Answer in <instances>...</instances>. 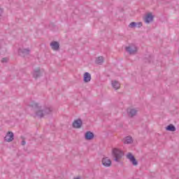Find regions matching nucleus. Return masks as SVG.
<instances>
[{
    "label": "nucleus",
    "instance_id": "f257e3e1",
    "mask_svg": "<svg viewBox=\"0 0 179 179\" xmlns=\"http://www.w3.org/2000/svg\"><path fill=\"white\" fill-rule=\"evenodd\" d=\"M31 107L34 108L36 111V117L38 118H43V117H45V115H48L52 110L50 109V108H46L45 109L42 108L41 106H38V104L36 103H32L31 104Z\"/></svg>",
    "mask_w": 179,
    "mask_h": 179
},
{
    "label": "nucleus",
    "instance_id": "f03ea898",
    "mask_svg": "<svg viewBox=\"0 0 179 179\" xmlns=\"http://www.w3.org/2000/svg\"><path fill=\"white\" fill-rule=\"evenodd\" d=\"M111 153L115 162H121V159L124 156V151L120 148H114L112 149Z\"/></svg>",
    "mask_w": 179,
    "mask_h": 179
},
{
    "label": "nucleus",
    "instance_id": "7ed1b4c3",
    "mask_svg": "<svg viewBox=\"0 0 179 179\" xmlns=\"http://www.w3.org/2000/svg\"><path fill=\"white\" fill-rule=\"evenodd\" d=\"M127 159H128L130 163H131V164H133L134 166H138V160L136 159V158H135V156H134L132 153L131 152L127 153Z\"/></svg>",
    "mask_w": 179,
    "mask_h": 179
},
{
    "label": "nucleus",
    "instance_id": "20e7f679",
    "mask_svg": "<svg viewBox=\"0 0 179 179\" xmlns=\"http://www.w3.org/2000/svg\"><path fill=\"white\" fill-rule=\"evenodd\" d=\"M126 51H127L129 54H136V52H138V48H136L135 45H130L126 48Z\"/></svg>",
    "mask_w": 179,
    "mask_h": 179
},
{
    "label": "nucleus",
    "instance_id": "39448f33",
    "mask_svg": "<svg viewBox=\"0 0 179 179\" xmlns=\"http://www.w3.org/2000/svg\"><path fill=\"white\" fill-rule=\"evenodd\" d=\"M101 164L104 167H111V159L105 157L102 159Z\"/></svg>",
    "mask_w": 179,
    "mask_h": 179
},
{
    "label": "nucleus",
    "instance_id": "423d86ee",
    "mask_svg": "<svg viewBox=\"0 0 179 179\" xmlns=\"http://www.w3.org/2000/svg\"><path fill=\"white\" fill-rule=\"evenodd\" d=\"M154 17H155L152 13H148L144 17V21L146 23H151V22H153Z\"/></svg>",
    "mask_w": 179,
    "mask_h": 179
},
{
    "label": "nucleus",
    "instance_id": "0eeeda50",
    "mask_svg": "<svg viewBox=\"0 0 179 179\" xmlns=\"http://www.w3.org/2000/svg\"><path fill=\"white\" fill-rule=\"evenodd\" d=\"M14 139V135H13V132L12 131H8L6 136L4 137V140L6 142H12V141H13Z\"/></svg>",
    "mask_w": 179,
    "mask_h": 179
},
{
    "label": "nucleus",
    "instance_id": "6e6552de",
    "mask_svg": "<svg viewBox=\"0 0 179 179\" xmlns=\"http://www.w3.org/2000/svg\"><path fill=\"white\" fill-rule=\"evenodd\" d=\"M82 120L80 119L76 120L73 122V128L79 129V128H82Z\"/></svg>",
    "mask_w": 179,
    "mask_h": 179
},
{
    "label": "nucleus",
    "instance_id": "1a4fd4ad",
    "mask_svg": "<svg viewBox=\"0 0 179 179\" xmlns=\"http://www.w3.org/2000/svg\"><path fill=\"white\" fill-rule=\"evenodd\" d=\"M90 80H92V75L88 73V72H85L83 74V81L85 83H89V82H90Z\"/></svg>",
    "mask_w": 179,
    "mask_h": 179
},
{
    "label": "nucleus",
    "instance_id": "9d476101",
    "mask_svg": "<svg viewBox=\"0 0 179 179\" xmlns=\"http://www.w3.org/2000/svg\"><path fill=\"white\" fill-rule=\"evenodd\" d=\"M50 47L54 51H58V50H59V43L57 41H52L50 43Z\"/></svg>",
    "mask_w": 179,
    "mask_h": 179
},
{
    "label": "nucleus",
    "instance_id": "9b49d317",
    "mask_svg": "<svg viewBox=\"0 0 179 179\" xmlns=\"http://www.w3.org/2000/svg\"><path fill=\"white\" fill-rule=\"evenodd\" d=\"M136 113H138V111L134 108H129L127 109V114L129 117H134V115H136Z\"/></svg>",
    "mask_w": 179,
    "mask_h": 179
},
{
    "label": "nucleus",
    "instance_id": "f8f14e48",
    "mask_svg": "<svg viewBox=\"0 0 179 179\" xmlns=\"http://www.w3.org/2000/svg\"><path fill=\"white\" fill-rule=\"evenodd\" d=\"M33 76L35 79H37V78H40V76H41V71L39 68H37L34 71Z\"/></svg>",
    "mask_w": 179,
    "mask_h": 179
},
{
    "label": "nucleus",
    "instance_id": "ddd939ff",
    "mask_svg": "<svg viewBox=\"0 0 179 179\" xmlns=\"http://www.w3.org/2000/svg\"><path fill=\"white\" fill-rule=\"evenodd\" d=\"M112 87L115 89V90H118L120 87H121V84L117 80H112L111 81Z\"/></svg>",
    "mask_w": 179,
    "mask_h": 179
},
{
    "label": "nucleus",
    "instance_id": "4468645a",
    "mask_svg": "<svg viewBox=\"0 0 179 179\" xmlns=\"http://www.w3.org/2000/svg\"><path fill=\"white\" fill-rule=\"evenodd\" d=\"M85 138L87 141H92L94 138V134L91 131H87L85 135Z\"/></svg>",
    "mask_w": 179,
    "mask_h": 179
},
{
    "label": "nucleus",
    "instance_id": "2eb2a0df",
    "mask_svg": "<svg viewBox=\"0 0 179 179\" xmlns=\"http://www.w3.org/2000/svg\"><path fill=\"white\" fill-rule=\"evenodd\" d=\"M122 142L123 143H124V145H129V143H132L133 142L132 137L131 136L125 137L124 138L122 139Z\"/></svg>",
    "mask_w": 179,
    "mask_h": 179
},
{
    "label": "nucleus",
    "instance_id": "dca6fc26",
    "mask_svg": "<svg viewBox=\"0 0 179 179\" xmlns=\"http://www.w3.org/2000/svg\"><path fill=\"white\" fill-rule=\"evenodd\" d=\"M30 52V50L29 49H22L19 50L20 55H22V57H24V55H27Z\"/></svg>",
    "mask_w": 179,
    "mask_h": 179
},
{
    "label": "nucleus",
    "instance_id": "f3484780",
    "mask_svg": "<svg viewBox=\"0 0 179 179\" xmlns=\"http://www.w3.org/2000/svg\"><path fill=\"white\" fill-rule=\"evenodd\" d=\"M166 131H171V132H174L176 131V127L173 124H169L166 127Z\"/></svg>",
    "mask_w": 179,
    "mask_h": 179
},
{
    "label": "nucleus",
    "instance_id": "a211bd4d",
    "mask_svg": "<svg viewBox=\"0 0 179 179\" xmlns=\"http://www.w3.org/2000/svg\"><path fill=\"white\" fill-rule=\"evenodd\" d=\"M96 64H103L104 62V58L103 57L100 56L98 57L95 60Z\"/></svg>",
    "mask_w": 179,
    "mask_h": 179
},
{
    "label": "nucleus",
    "instance_id": "6ab92c4d",
    "mask_svg": "<svg viewBox=\"0 0 179 179\" xmlns=\"http://www.w3.org/2000/svg\"><path fill=\"white\" fill-rule=\"evenodd\" d=\"M129 27L134 29V27H136V22H131L129 24Z\"/></svg>",
    "mask_w": 179,
    "mask_h": 179
},
{
    "label": "nucleus",
    "instance_id": "aec40b11",
    "mask_svg": "<svg viewBox=\"0 0 179 179\" xmlns=\"http://www.w3.org/2000/svg\"><path fill=\"white\" fill-rule=\"evenodd\" d=\"M136 27H142L143 26L142 22H136Z\"/></svg>",
    "mask_w": 179,
    "mask_h": 179
},
{
    "label": "nucleus",
    "instance_id": "412c9836",
    "mask_svg": "<svg viewBox=\"0 0 179 179\" xmlns=\"http://www.w3.org/2000/svg\"><path fill=\"white\" fill-rule=\"evenodd\" d=\"M1 62H8V58H3Z\"/></svg>",
    "mask_w": 179,
    "mask_h": 179
},
{
    "label": "nucleus",
    "instance_id": "4be33fe9",
    "mask_svg": "<svg viewBox=\"0 0 179 179\" xmlns=\"http://www.w3.org/2000/svg\"><path fill=\"white\" fill-rule=\"evenodd\" d=\"M2 12H3L2 8H0V16L1 15H2Z\"/></svg>",
    "mask_w": 179,
    "mask_h": 179
},
{
    "label": "nucleus",
    "instance_id": "5701e85b",
    "mask_svg": "<svg viewBox=\"0 0 179 179\" xmlns=\"http://www.w3.org/2000/svg\"><path fill=\"white\" fill-rule=\"evenodd\" d=\"M22 145H26V142L22 141Z\"/></svg>",
    "mask_w": 179,
    "mask_h": 179
}]
</instances>
